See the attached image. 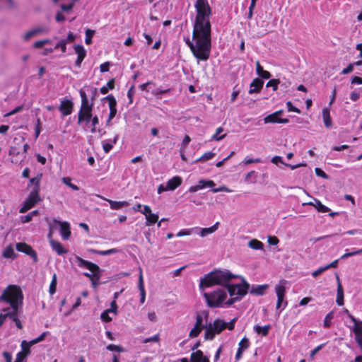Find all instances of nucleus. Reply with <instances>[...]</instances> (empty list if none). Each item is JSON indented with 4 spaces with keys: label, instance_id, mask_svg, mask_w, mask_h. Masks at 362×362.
Wrapping results in <instances>:
<instances>
[{
    "label": "nucleus",
    "instance_id": "obj_1",
    "mask_svg": "<svg viewBox=\"0 0 362 362\" xmlns=\"http://www.w3.org/2000/svg\"><path fill=\"white\" fill-rule=\"evenodd\" d=\"M192 39L195 41L194 44L189 39L186 40L185 42L194 56L199 60H207L210 57L211 47V32L209 28H200L194 25Z\"/></svg>",
    "mask_w": 362,
    "mask_h": 362
},
{
    "label": "nucleus",
    "instance_id": "obj_2",
    "mask_svg": "<svg viewBox=\"0 0 362 362\" xmlns=\"http://www.w3.org/2000/svg\"><path fill=\"white\" fill-rule=\"evenodd\" d=\"M23 293L19 287L15 285L8 286L0 296V302L5 301L11 305L12 309H3L6 318L9 317L13 322L18 318L23 313Z\"/></svg>",
    "mask_w": 362,
    "mask_h": 362
},
{
    "label": "nucleus",
    "instance_id": "obj_3",
    "mask_svg": "<svg viewBox=\"0 0 362 362\" xmlns=\"http://www.w3.org/2000/svg\"><path fill=\"white\" fill-rule=\"evenodd\" d=\"M238 276L233 274L229 271L215 270L207 274L200 280V289L204 290L206 287H210L214 285H221L226 286L228 282Z\"/></svg>",
    "mask_w": 362,
    "mask_h": 362
},
{
    "label": "nucleus",
    "instance_id": "obj_4",
    "mask_svg": "<svg viewBox=\"0 0 362 362\" xmlns=\"http://www.w3.org/2000/svg\"><path fill=\"white\" fill-rule=\"evenodd\" d=\"M195 8L197 13L194 23L195 27L204 29L208 28L211 32L209 17L211 13V9L207 0H196Z\"/></svg>",
    "mask_w": 362,
    "mask_h": 362
},
{
    "label": "nucleus",
    "instance_id": "obj_5",
    "mask_svg": "<svg viewBox=\"0 0 362 362\" xmlns=\"http://www.w3.org/2000/svg\"><path fill=\"white\" fill-rule=\"evenodd\" d=\"M42 177V174L35 177L30 180V183L33 185V189L30 192L28 197L23 202V206L20 209V213H25L28 210L33 208L37 202L41 201L39 196L40 190V182Z\"/></svg>",
    "mask_w": 362,
    "mask_h": 362
},
{
    "label": "nucleus",
    "instance_id": "obj_6",
    "mask_svg": "<svg viewBox=\"0 0 362 362\" xmlns=\"http://www.w3.org/2000/svg\"><path fill=\"white\" fill-rule=\"evenodd\" d=\"M80 96L81 98V105L78 113V124L85 122L88 124L92 118L93 102H89L86 92L81 89L79 90Z\"/></svg>",
    "mask_w": 362,
    "mask_h": 362
},
{
    "label": "nucleus",
    "instance_id": "obj_7",
    "mask_svg": "<svg viewBox=\"0 0 362 362\" xmlns=\"http://www.w3.org/2000/svg\"><path fill=\"white\" fill-rule=\"evenodd\" d=\"M204 297L209 307L218 308L221 306V304L226 300L227 294L223 289L218 288L210 293H204Z\"/></svg>",
    "mask_w": 362,
    "mask_h": 362
},
{
    "label": "nucleus",
    "instance_id": "obj_8",
    "mask_svg": "<svg viewBox=\"0 0 362 362\" xmlns=\"http://www.w3.org/2000/svg\"><path fill=\"white\" fill-rule=\"evenodd\" d=\"M286 281L282 280L275 286V291L277 296L276 310H280L279 313L287 306L288 302L285 300Z\"/></svg>",
    "mask_w": 362,
    "mask_h": 362
},
{
    "label": "nucleus",
    "instance_id": "obj_9",
    "mask_svg": "<svg viewBox=\"0 0 362 362\" xmlns=\"http://www.w3.org/2000/svg\"><path fill=\"white\" fill-rule=\"evenodd\" d=\"M76 260L81 267H86L91 272V279H95L100 280L102 270L96 264L85 260L80 257L76 256Z\"/></svg>",
    "mask_w": 362,
    "mask_h": 362
},
{
    "label": "nucleus",
    "instance_id": "obj_10",
    "mask_svg": "<svg viewBox=\"0 0 362 362\" xmlns=\"http://www.w3.org/2000/svg\"><path fill=\"white\" fill-rule=\"evenodd\" d=\"M225 287L227 288L230 296H233L235 294L243 296L247 293V291L250 288V284L243 279L242 285L228 284Z\"/></svg>",
    "mask_w": 362,
    "mask_h": 362
},
{
    "label": "nucleus",
    "instance_id": "obj_11",
    "mask_svg": "<svg viewBox=\"0 0 362 362\" xmlns=\"http://www.w3.org/2000/svg\"><path fill=\"white\" fill-rule=\"evenodd\" d=\"M16 248L18 251L23 252L31 257L34 262H37L38 261L37 252L30 245H28L25 243H16Z\"/></svg>",
    "mask_w": 362,
    "mask_h": 362
},
{
    "label": "nucleus",
    "instance_id": "obj_12",
    "mask_svg": "<svg viewBox=\"0 0 362 362\" xmlns=\"http://www.w3.org/2000/svg\"><path fill=\"white\" fill-rule=\"evenodd\" d=\"M58 109L62 112V116L69 115L73 112L74 103L71 101V100L66 98L61 101Z\"/></svg>",
    "mask_w": 362,
    "mask_h": 362
},
{
    "label": "nucleus",
    "instance_id": "obj_13",
    "mask_svg": "<svg viewBox=\"0 0 362 362\" xmlns=\"http://www.w3.org/2000/svg\"><path fill=\"white\" fill-rule=\"evenodd\" d=\"M54 226L60 227V233L64 240H68L71 236L70 225L68 222H61L54 220Z\"/></svg>",
    "mask_w": 362,
    "mask_h": 362
},
{
    "label": "nucleus",
    "instance_id": "obj_14",
    "mask_svg": "<svg viewBox=\"0 0 362 362\" xmlns=\"http://www.w3.org/2000/svg\"><path fill=\"white\" fill-rule=\"evenodd\" d=\"M105 100H107L109 103L110 113L109 117L110 119H113L117 114V101L115 97L112 95H108L105 98H103Z\"/></svg>",
    "mask_w": 362,
    "mask_h": 362
},
{
    "label": "nucleus",
    "instance_id": "obj_15",
    "mask_svg": "<svg viewBox=\"0 0 362 362\" xmlns=\"http://www.w3.org/2000/svg\"><path fill=\"white\" fill-rule=\"evenodd\" d=\"M75 52L77 54V59L75 62V64L76 66L80 67L81 64L86 56V51L84 49L83 46L81 45H76L74 47Z\"/></svg>",
    "mask_w": 362,
    "mask_h": 362
},
{
    "label": "nucleus",
    "instance_id": "obj_16",
    "mask_svg": "<svg viewBox=\"0 0 362 362\" xmlns=\"http://www.w3.org/2000/svg\"><path fill=\"white\" fill-rule=\"evenodd\" d=\"M48 31H49V29L45 28V27H43V26L37 27L36 28H34V29H33L31 30H29L27 33H25L24 36H23V39H24V40L28 41L31 37H33V36L37 35L39 33H48Z\"/></svg>",
    "mask_w": 362,
    "mask_h": 362
},
{
    "label": "nucleus",
    "instance_id": "obj_17",
    "mask_svg": "<svg viewBox=\"0 0 362 362\" xmlns=\"http://www.w3.org/2000/svg\"><path fill=\"white\" fill-rule=\"evenodd\" d=\"M263 85L264 81L262 79L259 78H255L250 83V89L249 90V93L252 94L255 93H259L262 88Z\"/></svg>",
    "mask_w": 362,
    "mask_h": 362
},
{
    "label": "nucleus",
    "instance_id": "obj_18",
    "mask_svg": "<svg viewBox=\"0 0 362 362\" xmlns=\"http://www.w3.org/2000/svg\"><path fill=\"white\" fill-rule=\"evenodd\" d=\"M209 324L211 325L214 332L217 334H220L223 329H226V322H223L221 319H216L212 323L210 322Z\"/></svg>",
    "mask_w": 362,
    "mask_h": 362
},
{
    "label": "nucleus",
    "instance_id": "obj_19",
    "mask_svg": "<svg viewBox=\"0 0 362 362\" xmlns=\"http://www.w3.org/2000/svg\"><path fill=\"white\" fill-rule=\"evenodd\" d=\"M182 180L180 177L175 176L167 182V188L169 190H174L182 184Z\"/></svg>",
    "mask_w": 362,
    "mask_h": 362
},
{
    "label": "nucleus",
    "instance_id": "obj_20",
    "mask_svg": "<svg viewBox=\"0 0 362 362\" xmlns=\"http://www.w3.org/2000/svg\"><path fill=\"white\" fill-rule=\"evenodd\" d=\"M50 245L53 250H54L59 255H62L68 252V250L64 248L63 245L57 240H51Z\"/></svg>",
    "mask_w": 362,
    "mask_h": 362
},
{
    "label": "nucleus",
    "instance_id": "obj_21",
    "mask_svg": "<svg viewBox=\"0 0 362 362\" xmlns=\"http://www.w3.org/2000/svg\"><path fill=\"white\" fill-rule=\"evenodd\" d=\"M138 287H139V290L140 291V295H141L140 302L141 303H144L145 301V298H146V292H145V288H144L142 271H141V268H140V273H139V281H138Z\"/></svg>",
    "mask_w": 362,
    "mask_h": 362
},
{
    "label": "nucleus",
    "instance_id": "obj_22",
    "mask_svg": "<svg viewBox=\"0 0 362 362\" xmlns=\"http://www.w3.org/2000/svg\"><path fill=\"white\" fill-rule=\"evenodd\" d=\"M268 284L263 285H257L256 286H252L250 291L251 294H255L257 296H262L265 291L268 288Z\"/></svg>",
    "mask_w": 362,
    "mask_h": 362
},
{
    "label": "nucleus",
    "instance_id": "obj_23",
    "mask_svg": "<svg viewBox=\"0 0 362 362\" xmlns=\"http://www.w3.org/2000/svg\"><path fill=\"white\" fill-rule=\"evenodd\" d=\"M322 117L325 126L327 128H329L332 126V122L329 114V110L327 107H325L322 110Z\"/></svg>",
    "mask_w": 362,
    "mask_h": 362
},
{
    "label": "nucleus",
    "instance_id": "obj_24",
    "mask_svg": "<svg viewBox=\"0 0 362 362\" xmlns=\"http://www.w3.org/2000/svg\"><path fill=\"white\" fill-rule=\"evenodd\" d=\"M256 71L257 74L262 78L268 79L271 77V74L263 69L259 61L256 62Z\"/></svg>",
    "mask_w": 362,
    "mask_h": 362
},
{
    "label": "nucleus",
    "instance_id": "obj_25",
    "mask_svg": "<svg viewBox=\"0 0 362 362\" xmlns=\"http://www.w3.org/2000/svg\"><path fill=\"white\" fill-rule=\"evenodd\" d=\"M33 345V344H30V341H27L25 340L22 341L21 344L22 351L18 354H23L24 358H26L30 354V346Z\"/></svg>",
    "mask_w": 362,
    "mask_h": 362
},
{
    "label": "nucleus",
    "instance_id": "obj_26",
    "mask_svg": "<svg viewBox=\"0 0 362 362\" xmlns=\"http://www.w3.org/2000/svg\"><path fill=\"white\" fill-rule=\"evenodd\" d=\"M219 223L216 222L214 226L209 228H202L199 232V235L202 237H205L209 234L213 233L218 229Z\"/></svg>",
    "mask_w": 362,
    "mask_h": 362
},
{
    "label": "nucleus",
    "instance_id": "obj_27",
    "mask_svg": "<svg viewBox=\"0 0 362 362\" xmlns=\"http://www.w3.org/2000/svg\"><path fill=\"white\" fill-rule=\"evenodd\" d=\"M308 204L314 206L319 212L326 213L330 210L327 206L323 205L322 202L317 199H315V204L310 202Z\"/></svg>",
    "mask_w": 362,
    "mask_h": 362
},
{
    "label": "nucleus",
    "instance_id": "obj_28",
    "mask_svg": "<svg viewBox=\"0 0 362 362\" xmlns=\"http://www.w3.org/2000/svg\"><path fill=\"white\" fill-rule=\"evenodd\" d=\"M336 303L340 306L344 305V290L341 283L337 286Z\"/></svg>",
    "mask_w": 362,
    "mask_h": 362
},
{
    "label": "nucleus",
    "instance_id": "obj_29",
    "mask_svg": "<svg viewBox=\"0 0 362 362\" xmlns=\"http://www.w3.org/2000/svg\"><path fill=\"white\" fill-rule=\"evenodd\" d=\"M107 201L110 203V208L114 210L119 209L124 206H127L129 205L127 202H116L110 199H107Z\"/></svg>",
    "mask_w": 362,
    "mask_h": 362
},
{
    "label": "nucleus",
    "instance_id": "obj_30",
    "mask_svg": "<svg viewBox=\"0 0 362 362\" xmlns=\"http://www.w3.org/2000/svg\"><path fill=\"white\" fill-rule=\"evenodd\" d=\"M204 329V338L206 340H212L214 338L215 335L217 334L214 332V329L212 328L211 325H210V324L207 325Z\"/></svg>",
    "mask_w": 362,
    "mask_h": 362
},
{
    "label": "nucleus",
    "instance_id": "obj_31",
    "mask_svg": "<svg viewBox=\"0 0 362 362\" xmlns=\"http://www.w3.org/2000/svg\"><path fill=\"white\" fill-rule=\"evenodd\" d=\"M271 328V326L269 325H265L264 327H261L258 325H256L254 326V330L257 334H262V336H267L269 334V331Z\"/></svg>",
    "mask_w": 362,
    "mask_h": 362
},
{
    "label": "nucleus",
    "instance_id": "obj_32",
    "mask_svg": "<svg viewBox=\"0 0 362 362\" xmlns=\"http://www.w3.org/2000/svg\"><path fill=\"white\" fill-rule=\"evenodd\" d=\"M90 252L93 254H98L100 255H108L111 254L117 253L119 252V250L117 248H112L107 250H97L94 249H90L89 250Z\"/></svg>",
    "mask_w": 362,
    "mask_h": 362
},
{
    "label": "nucleus",
    "instance_id": "obj_33",
    "mask_svg": "<svg viewBox=\"0 0 362 362\" xmlns=\"http://www.w3.org/2000/svg\"><path fill=\"white\" fill-rule=\"evenodd\" d=\"M146 225L151 226L156 223L158 220V215L156 214H153L152 212L148 215L146 214Z\"/></svg>",
    "mask_w": 362,
    "mask_h": 362
},
{
    "label": "nucleus",
    "instance_id": "obj_34",
    "mask_svg": "<svg viewBox=\"0 0 362 362\" xmlns=\"http://www.w3.org/2000/svg\"><path fill=\"white\" fill-rule=\"evenodd\" d=\"M248 246L254 250H262L264 245L258 240L252 239L248 243Z\"/></svg>",
    "mask_w": 362,
    "mask_h": 362
},
{
    "label": "nucleus",
    "instance_id": "obj_35",
    "mask_svg": "<svg viewBox=\"0 0 362 362\" xmlns=\"http://www.w3.org/2000/svg\"><path fill=\"white\" fill-rule=\"evenodd\" d=\"M3 256L6 258H16V254L14 253L13 248L11 245L7 246L3 252Z\"/></svg>",
    "mask_w": 362,
    "mask_h": 362
},
{
    "label": "nucleus",
    "instance_id": "obj_36",
    "mask_svg": "<svg viewBox=\"0 0 362 362\" xmlns=\"http://www.w3.org/2000/svg\"><path fill=\"white\" fill-rule=\"evenodd\" d=\"M114 88H115V79L112 78L107 83L106 86H103L100 88V93L102 94H106V93H107L109 89L112 90V89H114Z\"/></svg>",
    "mask_w": 362,
    "mask_h": 362
},
{
    "label": "nucleus",
    "instance_id": "obj_37",
    "mask_svg": "<svg viewBox=\"0 0 362 362\" xmlns=\"http://www.w3.org/2000/svg\"><path fill=\"white\" fill-rule=\"evenodd\" d=\"M204 358L203 352L201 350H197L196 352H193L191 354L190 361H195L197 362H201V360Z\"/></svg>",
    "mask_w": 362,
    "mask_h": 362
},
{
    "label": "nucleus",
    "instance_id": "obj_38",
    "mask_svg": "<svg viewBox=\"0 0 362 362\" xmlns=\"http://www.w3.org/2000/svg\"><path fill=\"white\" fill-rule=\"evenodd\" d=\"M57 289V275L54 274L52 276V279L49 285V292L51 295H53L56 292Z\"/></svg>",
    "mask_w": 362,
    "mask_h": 362
},
{
    "label": "nucleus",
    "instance_id": "obj_39",
    "mask_svg": "<svg viewBox=\"0 0 362 362\" xmlns=\"http://www.w3.org/2000/svg\"><path fill=\"white\" fill-rule=\"evenodd\" d=\"M334 318V312H329L325 317L323 325L325 328H329L331 326V321Z\"/></svg>",
    "mask_w": 362,
    "mask_h": 362
},
{
    "label": "nucleus",
    "instance_id": "obj_40",
    "mask_svg": "<svg viewBox=\"0 0 362 362\" xmlns=\"http://www.w3.org/2000/svg\"><path fill=\"white\" fill-rule=\"evenodd\" d=\"M214 156H215V153H213L211 151H209V152H206V153H204V155L202 156H201L200 158H197L194 162L197 163L199 161H206V160H208L209 159H211Z\"/></svg>",
    "mask_w": 362,
    "mask_h": 362
},
{
    "label": "nucleus",
    "instance_id": "obj_41",
    "mask_svg": "<svg viewBox=\"0 0 362 362\" xmlns=\"http://www.w3.org/2000/svg\"><path fill=\"white\" fill-rule=\"evenodd\" d=\"M95 30L90 29H86V39L85 42L86 45H90L92 43V37L95 34Z\"/></svg>",
    "mask_w": 362,
    "mask_h": 362
},
{
    "label": "nucleus",
    "instance_id": "obj_42",
    "mask_svg": "<svg viewBox=\"0 0 362 362\" xmlns=\"http://www.w3.org/2000/svg\"><path fill=\"white\" fill-rule=\"evenodd\" d=\"M279 119V117H277L276 116H275V115L274 113H272V114H270V115H267V117H265L264 118V122L265 124L278 123Z\"/></svg>",
    "mask_w": 362,
    "mask_h": 362
},
{
    "label": "nucleus",
    "instance_id": "obj_43",
    "mask_svg": "<svg viewBox=\"0 0 362 362\" xmlns=\"http://www.w3.org/2000/svg\"><path fill=\"white\" fill-rule=\"evenodd\" d=\"M202 329H204V327H198L194 326V328L189 332V337L190 338H195L198 337L202 332Z\"/></svg>",
    "mask_w": 362,
    "mask_h": 362
},
{
    "label": "nucleus",
    "instance_id": "obj_44",
    "mask_svg": "<svg viewBox=\"0 0 362 362\" xmlns=\"http://www.w3.org/2000/svg\"><path fill=\"white\" fill-rule=\"evenodd\" d=\"M223 132V128L218 127L216 129V132L211 136V139L214 141H220L226 137V134L218 136L219 134Z\"/></svg>",
    "mask_w": 362,
    "mask_h": 362
},
{
    "label": "nucleus",
    "instance_id": "obj_45",
    "mask_svg": "<svg viewBox=\"0 0 362 362\" xmlns=\"http://www.w3.org/2000/svg\"><path fill=\"white\" fill-rule=\"evenodd\" d=\"M281 81L279 79H271L267 83V87H272L273 90L278 89V85L280 84Z\"/></svg>",
    "mask_w": 362,
    "mask_h": 362
},
{
    "label": "nucleus",
    "instance_id": "obj_46",
    "mask_svg": "<svg viewBox=\"0 0 362 362\" xmlns=\"http://www.w3.org/2000/svg\"><path fill=\"white\" fill-rule=\"evenodd\" d=\"M106 349L111 351H118V352H124V349L123 347H122L119 345H115V344H109L107 346Z\"/></svg>",
    "mask_w": 362,
    "mask_h": 362
},
{
    "label": "nucleus",
    "instance_id": "obj_47",
    "mask_svg": "<svg viewBox=\"0 0 362 362\" xmlns=\"http://www.w3.org/2000/svg\"><path fill=\"white\" fill-rule=\"evenodd\" d=\"M90 122H91L90 132L92 133H95L96 132V126L99 124V119H98V116H96V115L94 117L92 116Z\"/></svg>",
    "mask_w": 362,
    "mask_h": 362
},
{
    "label": "nucleus",
    "instance_id": "obj_48",
    "mask_svg": "<svg viewBox=\"0 0 362 362\" xmlns=\"http://www.w3.org/2000/svg\"><path fill=\"white\" fill-rule=\"evenodd\" d=\"M60 48L63 53H65L66 51V40H62L54 46V49Z\"/></svg>",
    "mask_w": 362,
    "mask_h": 362
},
{
    "label": "nucleus",
    "instance_id": "obj_49",
    "mask_svg": "<svg viewBox=\"0 0 362 362\" xmlns=\"http://www.w3.org/2000/svg\"><path fill=\"white\" fill-rule=\"evenodd\" d=\"M250 346L249 339L247 337H243L239 343V349L242 350L247 349Z\"/></svg>",
    "mask_w": 362,
    "mask_h": 362
},
{
    "label": "nucleus",
    "instance_id": "obj_50",
    "mask_svg": "<svg viewBox=\"0 0 362 362\" xmlns=\"http://www.w3.org/2000/svg\"><path fill=\"white\" fill-rule=\"evenodd\" d=\"M353 332L355 334V339L362 338V326L361 325H358L357 326H354V327L353 329Z\"/></svg>",
    "mask_w": 362,
    "mask_h": 362
},
{
    "label": "nucleus",
    "instance_id": "obj_51",
    "mask_svg": "<svg viewBox=\"0 0 362 362\" xmlns=\"http://www.w3.org/2000/svg\"><path fill=\"white\" fill-rule=\"evenodd\" d=\"M206 325H207L203 324V317L200 314H197L196 315V322L194 326L198 327H204V329L206 327Z\"/></svg>",
    "mask_w": 362,
    "mask_h": 362
},
{
    "label": "nucleus",
    "instance_id": "obj_52",
    "mask_svg": "<svg viewBox=\"0 0 362 362\" xmlns=\"http://www.w3.org/2000/svg\"><path fill=\"white\" fill-rule=\"evenodd\" d=\"M74 2L73 1L71 3H70L69 4H62L60 6L61 9L64 12H69V11H71L72 8H74Z\"/></svg>",
    "mask_w": 362,
    "mask_h": 362
},
{
    "label": "nucleus",
    "instance_id": "obj_53",
    "mask_svg": "<svg viewBox=\"0 0 362 362\" xmlns=\"http://www.w3.org/2000/svg\"><path fill=\"white\" fill-rule=\"evenodd\" d=\"M46 334H47V332H45L42 333L37 338L30 341V344H37L38 342L43 341L45 339Z\"/></svg>",
    "mask_w": 362,
    "mask_h": 362
},
{
    "label": "nucleus",
    "instance_id": "obj_54",
    "mask_svg": "<svg viewBox=\"0 0 362 362\" xmlns=\"http://www.w3.org/2000/svg\"><path fill=\"white\" fill-rule=\"evenodd\" d=\"M286 106H287V108H288V111H289V112H297V113H300V110L298 108H297L295 106H293L291 101H288L286 103Z\"/></svg>",
    "mask_w": 362,
    "mask_h": 362
},
{
    "label": "nucleus",
    "instance_id": "obj_55",
    "mask_svg": "<svg viewBox=\"0 0 362 362\" xmlns=\"http://www.w3.org/2000/svg\"><path fill=\"white\" fill-rule=\"evenodd\" d=\"M109 312L107 310H105L103 313H102L100 315V318L103 321L105 322H109L112 320V318L109 316Z\"/></svg>",
    "mask_w": 362,
    "mask_h": 362
},
{
    "label": "nucleus",
    "instance_id": "obj_56",
    "mask_svg": "<svg viewBox=\"0 0 362 362\" xmlns=\"http://www.w3.org/2000/svg\"><path fill=\"white\" fill-rule=\"evenodd\" d=\"M315 171L317 176L321 177L325 179L328 178V175L322 169L316 168Z\"/></svg>",
    "mask_w": 362,
    "mask_h": 362
},
{
    "label": "nucleus",
    "instance_id": "obj_57",
    "mask_svg": "<svg viewBox=\"0 0 362 362\" xmlns=\"http://www.w3.org/2000/svg\"><path fill=\"white\" fill-rule=\"evenodd\" d=\"M160 338H159V335L158 334H156L154 335L153 337H149V338H146L145 339L143 340V342L144 343H148V342H158L159 341Z\"/></svg>",
    "mask_w": 362,
    "mask_h": 362
},
{
    "label": "nucleus",
    "instance_id": "obj_58",
    "mask_svg": "<svg viewBox=\"0 0 362 362\" xmlns=\"http://www.w3.org/2000/svg\"><path fill=\"white\" fill-rule=\"evenodd\" d=\"M134 93H135L134 86H132L127 92V97L129 99V103H132V102H133L132 99H133V96H134Z\"/></svg>",
    "mask_w": 362,
    "mask_h": 362
},
{
    "label": "nucleus",
    "instance_id": "obj_59",
    "mask_svg": "<svg viewBox=\"0 0 362 362\" xmlns=\"http://www.w3.org/2000/svg\"><path fill=\"white\" fill-rule=\"evenodd\" d=\"M64 183L69 185L71 188H72L74 190H78V187L72 183H71V180L69 177H64L63 178Z\"/></svg>",
    "mask_w": 362,
    "mask_h": 362
},
{
    "label": "nucleus",
    "instance_id": "obj_60",
    "mask_svg": "<svg viewBox=\"0 0 362 362\" xmlns=\"http://www.w3.org/2000/svg\"><path fill=\"white\" fill-rule=\"evenodd\" d=\"M360 255V251H359V250H356V251H354V252H346V253L344 254V255L340 257V259H346V258H348V257H352V256H354V255Z\"/></svg>",
    "mask_w": 362,
    "mask_h": 362
},
{
    "label": "nucleus",
    "instance_id": "obj_61",
    "mask_svg": "<svg viewBox=\"0 0 362 362\" xmlns=\"http://www.w3.org/2000/svg\"><path fill=\"white\" fill-rule=\"evenodd\" d=\"M279 240L276 236H269L268 243L271 245H276Z\"/></svg>",
    "mask_w": 362,
    "mask_h": 362
},
{
    "label": "nucleus",
    "instance_id": "obj_62",
    "mask_svg": "<svg viewBox=\"0 0 362 362\" xmlns=\"http://www.w3.org/2000/svg\"><path fill=\"white\" fill-rule=\"evenodd\" d=\"M237 321V317H234L229 322H226V328L229 330H233L235 327V323Z\"/></svg>",
    "mask_w": 362,
    "mask_h": 362
},
{
    "label": "nucleus",
    "instance_id": "obj_63",
    "mask_svg": "<svg viewBox=\"0 0 362 362\" xmlns=\"http://www.w3.org/2000/svg\"><path fill=\"white\" fill-rule=\"evenodd\" d=\"M326 270L327 269H326L325 267H320L318 269H317L316 271H314L312 273V276L315 278Z\"/></svg>",
    "mask_w": 362,
    "mask_h": 362
},
{
    "label": "nucleus",
    "instance_id": "obj_64",
    "mask_svg": "<svg viewBox=\"0 0 362 362\" xmlns=\"http://www.w3.org/2000/svg\"><path fill=\"white\" fill-rule=\"evenodd\" d=\"M55 20L57 22H63L66 20L65 16L59 11H58L55 16Z\"/></svg>",
    "mask_w": 362,
    "mask_h": 362
}]
</instances>
